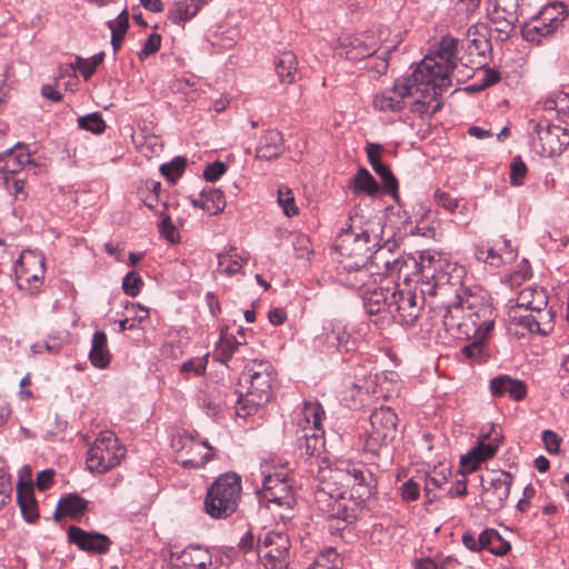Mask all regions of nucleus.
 <instances>
[{
	"instance_id": "f257e3e1",
	"label": "nucleus",
	"mask_w": 569,
	"mask_h": 569,
	"mask_svg": "<svg viewBox=\"0 0 569 569\" xmlns=\"http://www.w3.org/2000/svg\"><path fill=\"white\" fill-rule=\"evenodd\" d=\"M421 74V70H415L410 77L396 80L391 90L376 94L375 109L398 112L407 106V99L412 98L410 110L415 113L432 116L440 111L441 97Z\"/></svg>"
},
{
	"instance_id": "f03ea898",
	"label": "nucleus",
	"mask_w": 569,
	"mask_h": 569,
	"mask_svg": "<svg viewBox=\"0 0 569 569\" xmlns=\"http://www.w3.org/2000/svg\"><path fill=\"white\" fill-rule=\"evenodd\" d=\"M367 476L372 478L362 465L352 461H337L333 467L320 468V483L315 492L316 501L330 500V495L338 491H355L363 501L371 495Z\"/></svg>"
},
{
	"instance_id": "7ed1b4c3",
	"label": "nucleus",
	"mask_w": 569,
	"mask_h": 569,
	"mask_svg": "<svg viewBox=\"0 0 569 569\" xmlns=\"http://www.w3.org/2000/svg\"><path fill=\"white\" fill-rule=\"evenodd\" d=\"M273 379L274 369L268 361H252L246 366L240 383L248 386L246 395H240L238 398V416H249L271 400Z\"/></svg>"
},
{
	"instance_id": "20e7f679",
	"label": "nucleus",
	"mask_w": 569,
	"mask_h": 569,
	"mask_svg": "<svg viewBox=\"0 0 569 569\" xmlns=\"http://www.w3.org/2000/svg\"><path fill=\"white\" fill-rule=\"evenodd\" d=\"M460 41L453 37H443L436 51V58L426 57L416 68L440 97L451 86L450 73L457 67L461 50Z\"/></svg>"
},
{
	"instance_id": "39448f33",
	"label": "nucleus",
	"mask_w": 569,
	"mask_h": 569,
	"mask_svg": "<svg viewBox=\"0 0 569 569\" xmlns=\"http://www.w3.org/2000/svg\"><path fill=\"white\" fill-rule=\"evenodd\" d=\"M461 270L456 266L435 259L429 252L419 256V271L422 280L420 292L430 297H445L450 292L456 296L462 288L460 274L452 276L451 271Z\"/></svg>"
},
{
	"instance_id": "423d86ee",
	"label": "nucleus",
	"mask_w": 569,
	"mask_h": 569,
	"mask_svg": "<svg viewBox=\"0 0 569 569\" xmlns=\"http://www.w3.org/2000/svg\"><path fill=\"white\" fill-rule=\"evenodd\" d=\"M241 478L236 472L219 476L208 488L203 507L213 519H227L232 516L241 500Z\"/></svg>"
},
{
	"instance_id": "0eeeda50",
	"label": "nucleus",
	"mask_w": 569,
	"mask_h": 569,
	"mask_svg": "<svg viewBox=\"0 0 569 569\" xmlns=\"http://www.w3.org/2000/svg\"><path fill=\"white\" fill-rule=\"evenodd\" d=\"M370 233H355L351 227L342 229L338 236L335 249L339 252L340 269H351L370 260Z\"/></svg>"
},
{
	"instance_id": "6e6552de",
	"label": "nucleus",
	"mask_w": 569,
	"mask_h": 569,
	"mask_svg": "<svg viewBox=\"0 0 569 569\" xmlns=\"http://www.w3.org/2000/svg\"><path fill=\"white\" fill-rule=\"evenodd\" d=\"M126 448L111 431L101 432L88 450L87 466L91 471L104 473L114 468L126 456Z\"/></svg>"
},
{
	"instance_id": "1a4fd4ad",
	"label": "nucleus",
	"mask_w": 569,
	"mask_h": 569,
	"mask_svg": "<svg viewBox=\"0 0 569 569\" xmlns=\"http://www.w3.org/2000/svg\"><path fill=\"white\" fill-rule=\"evenodd\" d=\"M398 417L389 407L375 409L370 416V431L365 443L367 452L379 456L397 437Z\"/></svg>"
},
{
	"instance_id": "9d476101",
	"label": "nucleus",
	"mask_w": 569,
	"mask_h": 569,
	"mask_svg": "<svg viewBox=\"0 0 569 569\" xmlns=\"http://www.w3.org/2000/svg\"><path fill=\"white\" fill-rule=\"evenodd\" d=\"M176 460L183 468L199 469L213 459L214 448L188 433H179L171 440Z\"/></svg>"
},
{
	"instance_id": "9b49d317",
	"label": "nucleus",
	"mask_w": 569,
	"mask_h": 569,
	"mask_svg": "<svg viewBox=\"0 0 569 569\" xmlns=\"http://www.w3.org/2000/svg\"><path fill=\"white\" fill-rule=\"evenodd\" d=\"M491 43L485 26H471L463 39L460 40L459 62L470 69L483 68L488 62V53L491 52Z\"/></svg>"
},
{
	"instance_id": "f8f14e48",
	"label": "nucleus",
	"mask_w": 569,
	"mask_h": 569,
	"mask_svg": "<svg viewBox=\"0 0 569 569\" xmlns=\"http://www.w3.org/2000/svg\"><path fill=\"white\" fill-rule=\"evenodd\" d=\"M566 14L562 3H552L545 7L531 21L522 24L521 34L523 39L540 43L561 27Z\"/></svg>"
},
{
	"instance_id": "ddd939ff",
	"label": "nucleus",
	"mask_w": 569,
	"mask_h": 569,
	"mask_svg": "<svg viewBox=\"0 0 569 569\" xmlns=\"http://www.w3.org/2000/svg\"><path fill=\"white\" fill-rule=\"evenodd\" d=\"M338 491L330 495V500L317 501L318 508L328 517V528L331 532L340 531L356 521L357 503L352 501L353 493Z\"/></svg>"
},
{
	"instance_id": "4468645a",
	"label": "nucleus",
	"mask_w": 569,
	"mask_h": 569,
	"mask_svg": "<svg viewBox=\"0 0 569 569\" xmlns=\"http://www.w3.org/2000/svg\"><path fill=\"white\" fill-rule=\"evenodd\" d=\"M513 477L508 471H491L483 477L481 502L489 512L501 510L509 497Z\"/></svg>"
},
{
	"instance_id": "2eb2a0df",
	"label": "nucleus",
	"mask_w": 569,
	"mask_h": 569,
	"mask_svg": "<svg viewBox=\"0 0 569 569\" xmlns=\"http://www.w3.org/2000/svg\"><path fill=\"white\" fill-rule=\"evenodd\" d=\"M289 548V538L280 532L268 531L258 539V553L266 559L267 569H287Z\"/></svg>"
},
{
	"instance_id": "dca6fc26",
	"label": "nucleus",
	"mask_w": 569,
	"mask_h": 569,
	"mask_svg": "<svg viewBox=\"0 0 569 569\" xmlns=\"http://www.w3.org/2000/svg\"><path fill=\"white\" fill-rule=\"evenodd\" d=\"M425 296H418L411 290H392L390 295L389 313L402 326H412L425 303Z\"/></svg>"
},
{
	"instance_id": "f3484780",
	"label": "nucleus",
	"mask_w": 569,
	"mask_h": 569,
	"mask_svg": "<svg viewBox=\"0 0 569 569\" xmlns=\"http://www.w3.org/2000/svg\"><path fill=\"white\" fill-rule=\"evenodd\" d=\"M533 132L537 134L535 147L542 157L559 156L569 146V131L560 126L537 122Z\"/></svg>"
},
{
	"instance_id": "a211bd4d",
	"label": "nucleus",
	"mask_w": 569,
	"mask_h": 569,
	"mask_svg": "<svg viewBox=\"0 0 569 569\" xmlns=\"http://www.w3.org/2000/svg\"><path fill=\"white\" fill-rule=\"evenodd\" d=\"M338 279L345 287L359 290L360 293L376 286L378 281L382 280V271L381 267L375 263V252L369 261L359 267L338 270Z\"/></svg>"
},
{
	"instance_id": "6ab92c4d",
	"label": "nucleus",
	"mask_w": 569,
	"mask_h": 569,
	"mask_svg": "<svg viewBox=\"0 0 569 569\" xmlns=\"http://www.w3.org/2000/svg\"><path fill=\"white\" fill-rule=\"evenodd\" d=\"M259 496L260 501L267 508H270V505H276L278 507H287L290 510L296 503L292 487L281 473L266 476Z\"/></svg>"
},
{
	"instance_id": "aec40b11",
	"label": "nucleus",
	"mask_w": 569,
	"mask_h": 569,
	"mask_svg": "<svg viewBox=\"0 0 569 569\" xmlns=\"http://www.w3.org/2000/svg\"><path fill=\"white\" fill-rule=\"evenodd\" d=\"M338 54L348 60H362L373 57L380 47L373 34L362 33L358 36L345 34L338 39Z\"/></svg>"
},
{
	"instance_id": "412c9836",
	"label": "nucleus",
	"mask_w": 569,
	"mask_h": 569,
	"mask_svg": "<svg viewBox=\"0 0 569 569\" xmlns=\"http://www.w3.org/2000/svg\"><path fill=\"white\" fill-rule=\"evenodd\" d=\"M501 440L502 436L500 435H496L492 439H490L489 435L483 436L476 447L461 457L460 468L462 473L473 472L482 461L493 457L498 451Z\"/></svg>"
},
{
	"instance_id": "4be33fe9",
	"label": "nucleus",
	"mask_w": 569,
	"mask_h": 569,
	"mask_svg": "<svg viewBox=\"0 0 569 569\" xmlns=\"http://www.w3.org/2000/svg\"><path fill=\"white\" fill-rule=\"evenodd\" d=\"M68 539L69 542L76 545L79 549L98 555L107 553L112 543L110 538L103 533L89 532L76 526L69 527Z\"/></svg>"
},
{
	"instance_id": "5701e85b",
	"label": "nucleus",
	"mask_w": 569,
	"mask_h": 569,
	"mask_svg": "<svg viewBox=\"0 0 569 569\" xmlns=\"http://www.w3.org/2000/svg\"><path fill=\"white\" fill-rule=\"evenodd\" d=\"M409 262H411L413 267L419 268V262L413 258H393L392 253L386 248H379L375 251V263L381 267L382 279L397 276L398 279L403 277V280H407L409 273L403 269L408 267Z\"/></svg>"
},
{
	"instance_id": "b1692460",
	"label": "nucleus",
	"mask_w": 569,
	"mask_h": 569,
	"mask_svg": "<svg viewBox=\"0 0 569 569\" xmlns=\"http://www.w3.org/2000/svg\"><path fill=\"white\" fill-rule=\"evenodd\" d=\"M439 313L441 322L448 332L469 335L470 330L465 328L468 327V321L470 320L468 315L465 316L463 313V299L460 295H457L453 302L440 307Z\"/></svg>"
},
{
	"instance_id": "393cba45",
	"label": "nucleus",
	"mask_w": 569,
	"mask_h": 569,
	"mask_svg": "<svg viewBox=\"0 0 569 569\" xmlns=\"http://www.w3.org/2000/svg\"><path fill=\"white\" fill-rule=\"evenodd\" d=\"M14 270L20 282L34 283L33 287H29L30 290H33L38 288L43 277L44 259L32 253L21 254L16 261ZM20 287H22V283H20Z\"/></svg>"
},
{
	"instance_id": "a878e982",
	"label": "nucleus",
	"mask_w": 569,
	"mask_h": 569,
	"mask_svg": "<svg viewBox=\"0 0 569 569\" xmlns=\"http://www.w3.org/2000/svg\"><path fill=\"white\" fill-rule=\"evenodd\" d=\"M30 164V153L20 142H18L13 148L0 153V172L4 174L7 184H9V176L19 174L27 166Z\"/></svg>"
},
{
	"instance_id": "bb28decb",
	"label": "nucleus",
	"mask_w": 569,
	"mask_h": 569,
	"mask_svg": "<svg viewBox=\"0 0 569 569\" xmlns=\"http://www.w3.org/2000/svg\"><path fill=\"white\" fill-rule=\"evenodd\" d=\"M297 451L300 457H319L325 448L323 429L307 427V429H297Z\"/></svg>"
},
{
	"instance_id": "cd10ccee",
	"label": "nucleus",
	"mask_w": 569,
	"mask_h": 569,
	"mask_svg": "<svg viewBox=\"0 0 569 569\" xmlns=\"http://www.w3.org/2000/svg\"><path fill=\"white\" fill-rule=\"evenodd\" d=\"M490 391L495 397L509 396L515 401H521L527 396V386L522 380L501 375L490 381Z\"/></svg>"
},
{
	"instance_id": "c85d7f7f",
	"label": "nucleus",
	"mask_w": 569,
	"mask_h": 569,
	"mask_svg": "<svg viewBox=\"0 0 569 569\" xmlns=\"http://www.w3.org/2000/svg\"><path fill=\"white\" fill-rule=\"evenodd\" d=\"M17 501L20 507L23 519L33 523L39 519L38 502L33 492V485L31 481H19L17 486Z\"/></svg>"
},
{
	"instance_id": "c756f323",
	"label": "nucleus",
	"mask_w": 569,
	"mask_h": 569,
	"mask_svg": "<svg viewBox=\"0 0 569 569\" xmlns=\"http://www.w3.org/2000/svg\"><path fill=\"white\" fill-rule=\"evenodd\" d=\"M283 151V139L280 131L271 129L266 131L259 139L256 157L261 160L278 158Z\"/></svg>"
},
{
	"instance_id": "7c9ffc66",
	"label": "nucleus",
	"mask_w": 569,
	"mask_h": 569,
	"mask_svg": "<svg viewBox=\"0 0 569 569\" xmlns=\"http://www.w3.org/2000/svg\"><path fill=\"white\" fill-rule=\"evenodd\" d=\"M389 288L373 286L360 293L363 306L369 315H378L385 310L389 312L390 305Z\"/></svg>"
},
{
	"instance_id": "2f4dec72",
	"label": "nucleus",
	"mask_w": 569,
	"mask_h": 569,
	"mask_svg": "<svg viewBox=\"0 0 569 569\" xmlns=\"http://www.w3.org/2000/svg\"><path fill=\"white\" fill-rule=\"evenodd\" d=\"M203 4L202 0H177L168 10V19L174 24L187 22L197 16Z\"/></svg>"
},
{
	"instance_id": "473e14b6",
	"label": "nucleus",
	"mask_w": 569,
	"mask_h": 569,
	"mask_svg": "<svg viewBox=\"0 0 569 569\" xmlns=\"http://www.w3.org/2000/svg\"><path fill=\"white\" fill-rule=\"evenodd\" d=\"M88 501L84 500L82 497L70 493L64 497H62L59 500L57 510L53 515V518L56 520H59L62 515L69 516L72 519L80 518L83 512L87 510Z\"/></svg>"
},
{
	"instance_id": "72a5a7b5",
	"label": "nucleus",
	"mask_w": 569,
	"mask_h": 569,
	"mask_svg": "<svg viewBox=\"0 0 569 569\" xmlns=\"http://www.w3.org/2000/svg\"><path fill=\"white\" fill-rule=\"evenodd\" d=\"M89 358L96 368L104 369L109 366L111 355L108 348V340L104 331H96L93 333Z\"/></svg>"
},
{
	"instance_id": "f704fd0d",
	"label": "nucleus",
	"mask_w": 569,
	"mask_h": 569,
	"mask_svg": "<svg viewBox=\"0 0 569 569\" xmlns=\"http://www.w3.org/2000/svg\"><path fill=\"white\" fill-rule=\"evenodd\" d=\"M490 21L489 33L495 34L496 40L503 42L515 32L519 19H509L508 16L487 12Z\"/></svg>"
},
{
	"instance_id": "c9c22d12",
	"label": "nucleus",
	"mask_w": 569,
	"mask_h": 569,
	"mask_svg": "<svg viewBox=\"0 0 569 569\" xmlns=\"http://www.w3.org/2000/svg\"><path fill=\"white\" fill-rule=\"evenodd\" d=\"M274 69L281 83H292L298 71L296 54L292 51L280 53L274 60Z\"/></svg>"
},
{
	"instance_id": "e433bc0d",
	"label": "nucleus",
	"mask_w": 569,
	"mask_h": 569,
	"mask_svg": "<svg viewBox=\"0 0 569 569\" xmlns=\"http://www.w3.org/2000/svg\"><path fill=\"white\" fill-rule=\"evenodd\" d=\"M548 297L542 288H525L519 292L518 307L533 311L547 308Z\"/></svg>"
},
{
	"instance_id": "4c0bfd02",
	"label": "nucleus",
	"mask_w": 569,
	"mask_h": 569,
	"mask_svg": "<svg viewBox=\"0 0 569 569\" xmlns=\"http://www.w3.org/2000/svg\"><path fill=\"white\" fill-rule=\"evenodd\" d=\"M323 416L325 410L319 402L305 401L299 421L297 422V429H307V427L322 429L321 421Z\"/></svg>"
},
{
	"instance_id": "58836bf2",
	"label": "nucleus",
	"mask_w": 569,
	"mask_h": 569,
	"mask_svg": "<svg viewBox=\"0 0 569 569\" xmlns=\"http://www.w3.org/2000/svg\"><path fill=\"white\" fill-rule=\"evenodd\" d=\"M350 188L355 193L365 192L375 196L379 191V186L371 173L363 167L359 168L350 181Z\"/></svg>"
},
{
	"instance_id": "ea45409f",
	"label": "nucleus",
	"mask_w": 569,
	"mask_h": 569,
	"mask_svg": "<svg viewBox=\"0 0 569 569\" xmlns=\"http://www.w3.org/2000/svg\"><path fill=\"white\" fill-rule=\"evenodd\" d=\"M492 539L498 540V531L496 529H486L479 535L478 538L468 531L462 535V543L466 548L473 552H479L486 549Z\"/></svg>"
},
{
	"instance_id": "a19ab883",
	"label": "nucleus",
	"mask_w": 569,
	"mask_h": 569,
	"mask_svg": "<svg viewBox=\"0 0 569 569\" xmlns=\"http://www.w3.org/2000/svg\"><path fill=\"white\" fill-rule=\"evenodd\" d=\"M522 0H488V12L505 14L509 19H519Z\"/></svg>"
},
{
	"instance_id": "79ce46f5",
	"label": "nucleus",
	"mask_w": 569,
	"mask_h": 569,
	"mask_svg": "<svg viewBox=\"0 0 569 569\" xmlns=\"http://www.w3.org/2000/svg\"><path fill=\"white\" fill-rule=\"evenodd\" d=\"M203 198V210L210 214H218L223 211L226 207V200L220 189H208L201 192Z\"/></svg>"
},
{
	"instance_id": "37998d69",
	"label": "nucleus",
	"mask_w": 569,
	"mask_h": 569,
	"mask_svg": "<svg viewBox=\"0 0 569 569\" xmlns=\"http://www.w3.org/2000/svg\"><path fill=\"white\" fill-rule=\"evenodd\" d=\"M183 565L193 567L196 569H206L211 565V556L207 549L200 547H192L182 553Z\"/></svg>"
},
{
	"instance_id": "c03bdc74",
	"label": "nucleus",
	"mask_w": 569,
	"mask_h": 569,
	"mask_svg": "<svg viewBox=\"0 0 569 569\" xmlns=\"http://www.w3.org/2000/svg\"><path fill=\"white\" fill-rule=\"evenodd\" d=\"M242 343H244V340H238L236 337L228 336L221 330V338L217 347V358L222 362L230 360L234 351Z\"/></svg>"
},
{
	"instance_id": "a18cd8bd",
	"label": "nucleus",
	"mask_w": 569,
	"mask_h": 569,
	"mask_svg": "<svg viewBox=\"0 0 569 569\" xmlns=\"http://www.w3.org/2000/svg\"><path fill=\"white\" fill-rule=\"evenodd\" d=\"M169 204L167 202L162 203V210L157 211V214L161 218L159 223V233L170 243H177L179 241V233L177 231L176 226L172 223L170 216L168 214Z\"/></svg>"
},
{
	"instance_id": "49530a36",
	"label": "nucleus",
	"mask_w": 569,
	"mask_h": 569,
	"mask_svg": "<svg viewBox=\"0 0 569 569\" xmlns=\"http://www.w3.org/2000/svg\"><path fill=\"white\" fill-rule=\"evenodd\" d=\"M488 311V308L485 307L475 313H468V319L471 321L473 327L475 337L482 338L483 342H486L487 337H489L495 327V321L492 319L483 320L481 322L478 321L480 319V315L482 313L485 316Z\"/></svg>"
},
{
	"instance_id": "de8ad7c7",
	"label": "nucleus",
	"mask_w": 569,
	"mask_h": 569,
	"mask_svg": "<svg viewBox=\"0 0 569 569\" xmlns=\"http://www.w3.org/2000/svg\"><path fill=\"white\" fill-rule=\"evenodd\" d=\"M104 58V52H99L91 57L90 59H84L81 57H76L74 63H71L73 69H79L84 80H88L96 72L99 64L102 63Z\"/></svg>"
},
{
	"instance_id": "09e8293b",
	"label": "nucleus",
	"mask_w": 569,
	"mask_h": 569,
	"mask_svg": "<svg viewBox=\"0 0 569 569\" xmlns=\"http://www.w3.org/2000/svg\"><path fill=\"white\" fill-rule=\"evenodd\" d=\"M187 166L184 157H176L171 162L160 166V172L172 183L183 173Z\"/></svg>"
},
{
	"instance_id": "8fccbe9b",
	"label": "nucleus",
	"mask_w": 569,
	"mask_h": 569,
	"mask_svg": "<svg viewBox=\"0 0 569 569\" xmlns=\"http://www.w3.org/2000/svg\"><path fill=\"white\" fill-rule=\"evenodd\" d=\"M327 341L335 346L338 351H350L355 348V341L343 329L338 328L327 337Z\"/></svg>"
},
{
	"instance_id": "3c124183",
	"label": "nucleus",
	"mask_w": 569,
	"mask_h": 569,
	"mask_svg": "<svg viewBox=\"0 0 569 569\" xmlns=\"http://www.w3.org/2000/svg\"><path fill=\"white\" fill-rule=\"evenodd\" d=\"M79 127L92 133H102L106 129L104 120L98 112L90 113L78 119Z\"/></svg>"
},
{
	"instance_id": "603ef678",
	"label": "nucleus",
	"mask_w": 569,
	"mask_h": 569,
	"mask_svg": "<svg viewBox=\"0 0 569 569\" xmlns=\"http://www.w3.org/2000/svg\"><path fill=\"white\" fill-rule=\"evenodd\" d=\"M338 553L335 549H328L325 553H321L307 569H339Z\"/></svg>"
},
{
	"instance_id": "864d4df0",
	"label": "nucleus",
	"mask_w": 569,
	"mask_h": 569,
	"mask_svg": "<svg viewBox=\"0 0 569 569\" xmlns=\"http://www.w3.org/2000/svg\"><path fill=\"white\" fill-rule=\"evenodd\" d=\"M395 49H396V46H392V47L386 46L383 48V50L381 51V54L377 56L368 66L369 71L378 77L385 74L389 67L388 57Z\"/></svg>"
},
{
	"instance_id": "5fc2aeb1",
	"label": "nucleus",
	"mask_w": 569,
	"mask_h": 569,
	"mask_svg": "<svg viewBox=\"0 0 569 569\" xmlns=\"http://www.w3.org/2000/svg\"><path fill=\"white\" fill-rule=\"evenodd\" d=\"M461 352L466 358L480 362L486 356V342L482 338H476L475 341L465 346Z\"/></svg>"
},
{
	"instance_id": "6e6d98bb",
	"label": "nucleus",
	"mask_w": 569,
	"mask_h": 569,
	"mask_svg": "<svg viewBox=\"0 0 569 569\" xmlns=\"http://www.w3.org/2000/svg\"><path fill=\"white\" fill-rule=\"evenodd\" d=\"M278 203L287 217H293L298 214V207L296 206L295 197L290 189L283 190L280 188L278 190Z\"/></svg>"
},
{
	"instance_id": "4d7b16f0",
	"label": "nucleus",
	"mask_w": 569,
	"mask_h": 569,
	"mask_svg": "<svg viewBox=\"0 0 569 569\" xmlns=\"http://www.w3.org/2000/svg\"><path fill=\"white\" fill-rule=\"evenodd\" d=\"M538 321V333L540 336L549 335L553 329L555 312L551 309H541L533 311Z\"/></svg>"
},
{
	"instance_id": "13d9d810",
	"label": "nucleus",
	"mask_w": 569,
	"mask_h": 569,
	"mask_svg": "<svg viewBox=\"0 0 569 569\" xmlns=\"http://www.w3.org/2000/svg\"><path fill=\"white\" fill-rule=\"evenodd\" d=\"M528 172L526 163L522 161L521 157H515L510 164V182L512 186H521L523 183V179L526 178Z\"/></svg>"
},
{
	"instance_id": "bf43d9fd",
	"label": "nucleus",
	"mask_w": 569,
	"mask_h": 569,
	"mask_svg": "<svg viewBox=\"0 0 569 569\" xmlns=\"http://www.w3.org/2000/svg\"><path fill=\"white\" fill-rule=\"evenodd\" d=\"M142 284L143 282L141 277L137 272L131 271L124 276L122 281V289L126 295L136 297L139 295Z\"/></svg>"
},
{
	"instance_id": "052dcab7",
	"label": "nucleus",
	"mask_w": 569,
	"mask_h": 569,
	"mask_svg": "<svg viewBox=\"0 0 569 569\" xmlns=\"http://www.w3.org/2000/svg\"><path fill=\"white\" fill-rule=\"evenodd\" d=\"M207 362V356L192 358L181 365L180 371L187 375L192 372L196 376H202L206 372Z\"/></svg>"
},
{
	"instance_id": "680f3d73",
	"label": "nucleus",
	"mask_w": 569,
	"mask_h": 569,
	"mask_svg": "<svg viewBox=\"0 0 569 569\" xmlns=\"http://www.w3.org/2000/svg\"><path fill=\"white\" fill-rule=\"evenodd\" d=\"M381 179L386 191L397 194L398 181L393 176L390 167L388 164H383L375 171Z\"/></svg>"
},
{
	"instance_id": "e2e57ef3",
	"label": "nucleus",
	"mask_w": 569,
	"mask_h": 569,
	"mask_svg": "<svg viewBox=\"0 0 569 569\" xmlns=\"http://www.w3.org/2000/svg\"><path fill=\"white\" fill-rule=\"evenodd\" d=\"M435 201L438 206L442 207L450 213H455L460 206L459 199L453 198L450 193L439 189L435 192Z\"/></svg>"
},
{
	"instance_id": "0e129e2a",
	"label": "nucleus",
	"mask_w": 569,
	"mask_h": 569,
	"mask_svg": "<svg viewBox=\"0 0 569 569\" xmlns=\"http://www.w3.org/2000/svg\"><path fill=\"white\" fill-rule=\"evenodd\" d=\"M219 268L221 272L227 276H233L241 271V264L238 260H231V256L228 253H218Z\"/></svg>"
},
{
	"instance_id": "69168bd1",
	"label": "nucleus",
	"mask_w": 569,
	"mask_h": 569,
	"mask_svg": "<svg viewBox=\"0 0 569 569\" xmlns=\"http://www.w3.org/2000/svg\"><path fill=\"white\" fill-rule=\"evenodd\" d=\"M161 46V37L158 33H151L143 44V48L138 52L140 60H143L150 54L156 53Z\"/></svg>"
},
{
	"instance_id": "338daca9",
	"label": "nucleus",
	"mask_w": 569,
	"mask_h": 569,
	"mask_svg": "<svg viewBox=\"0 0 569 569\" xmlns=\"http://www.w3.org/2000/svg\"><path fill=\"white\" fill-rule=\"evenodd\" d=\"M227 171V164L221 161H216L208 164L203 170V178L209 182L219 180Z\"/></svg>"
},
{
	"instance_id": "774afa93",
	"label": "nucleus",
	"mask_w": 569,
	"mask_h": 569,
	"mask_svg": "<svg viewBox=\"0 0 569 569\" xmlns=\"http://www.w3.org/2000/svg\"><path fill=\"white\" fill-rule=\"evenodd\" d=\"M381 151H382L381 144L375 143V142H367L366 152H367L368 161L375 171L385 164L381 161V157H380Z\"/></svg>"
}]
</instances>
